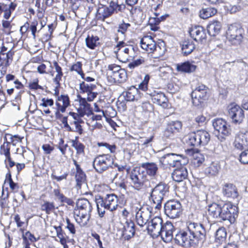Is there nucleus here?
Here are the masks:
<instances>
[{
  "mask_svg": "<svg viewBox=\"0 0 248 248\" xmlns=\"http://www.w3.org/2000/svg\"><path fill=\"white\" fill-rule=\"evenodd\" d=\"M190 35L196 41L202 42L206 39V35L204 30L202 26H195L191 28Z\"/></svg>",
  "mask_w": 248,
  "mask_h": 248,
  "instance_id": "obj_21",
  "label": "nucleus"
},
{
  "mask_svg": "<svg viewBox=\"0 0 248 248\" xmlns=\"http://www.w3.org/2000/svg\"><path fill=\"white\" fill-rule=\"evenodd\" d=\"M140 167L143 169L144 174L147 175L149 177L155 178L157 175L158 167L156 163L155 162H144L140 165Z\"/></svg>",
  "mask_w": 248,
  "mask_h": 248,
  "instance_id": "obj_19",
  "label": "nucleus"
},
{
  "mask_svg": "<svg viewBox=\"0 0 248 248\" xmlns=\"http://www.w3.org/2000/svg\"><path fill=\"white\" fill-rule=\"evenodd\" d=\"M160 231L159 232V236H161L162 240L165 242L170 241L173 238V232L174 227L171 222H167L163 224Z\"/></svg>",
  "mask_w": 248,
  "mask_h": 248,
  "instance_id": "obj_16",
  "label": "nucleus"
},
{
  "mask_svg": "<svg viewBox=\"0 0 248 248\" xmlns=\"http://www.w3.org/2000/svg\"><path fill=\"white\" fill-rule=\"evenodd\" d=\"M56 105L59 110L63 113L66 108L70 105L69 98L67 95L62 94L58 96Z\"/></svg>",
  "mask_w": 248,
  "mask_h": 248,
  "instance_id": "obj_28",
  "label": "nucleus"
},
{
  "mask_svg": "<svg viewBox=\"0 0 248 248\" xmlns=\"http://www.w3.org/2000/svg\"><path fill=\"white\" fill-rule=\"evenodd\" d=\"M145 63V60L143 57H140L133 62L129 63L128 65V67L130 69H133L136 67L139 66L141 64H144Z\"/></svg>",
  "mask_w": 248,
  "mask_h": 248,
  "instance_id": "obj_54",
  "label": "nucleus"
},
{
  "mask_svg": "<svg viewBox=\"0 0 248 248\" xmlns=\"http://www.w3.org/2000/svg\"><path fill=\"white\" fill-rule=\"evenodd\" d=\"M23 240L24 242H29V240L31 242H36L37 241L34 236L29 231L26 232L25 235H23Z\"/></svg>",
  "mask_w": 248,
  "mask_h": 248,
  "instance_id": "obj_57",
  "label": "nucleus"
},
{
  "mask_svg": "<svg viewBox=\"0 0 248 248\" xmlns=\"http://www.w3.org/2000/svg\"><path fill=\"white\" fill-rule=\"evenodd\" d=\"M196 66L189 62H186L176 64V70L183 73H192L195 71Z\"/></svg>",
  "mask_w": 248,
  "mask_h": 248,
  "instance_id": "obj_31",
  "label": "nucleus"
},
{
  "mask_svg": "<svg viewBox=\"0 0 248 248\" xmlns=\"http://www.w3.org/2000/svg\"><path fill=\"white\" fill-rule=\"evenodd\" d=\"M108 7H100L98 9L97 16L98 19L104 20L112 15Z\"/></svg>",
  "mask_w": 248,
  "mask_h": 248,
  "instance_id": "obj_42",
  "label": "nucleus"
},
{
  "mask_svg": "<svg viewBox=\"0 0 248 248\" xmlns=\"http://www.w3.org/2000/svg\"><path fill=\"white\" fill-rule=\"evenodd\" d=\"M41 1L42 0H36L35 6L38 8L37 11L38 13L42 14L46 9V6L43 3H41Z\"/></svg>",
  "mask_w": 248,
  "mask_h": 248,
  "instance_id": "obj_60",
  "label": "nucleus"
},
{
  "mask_svg": "<svg viewBox=\"0 0 248 248\" xmlns=\"http://www.w3.org/2000/svg\"><path fill=\"white\" fill-rule=\"evenodd\" d=\"M10 143L9 142L5 141L0 148V155H4L5 158L10 156Z\"/></svg>",
  "mask_w": 248,
  "mask_h": 248,
  "instance_id": "obj_49",
  "label": "nucleus"
},
{
  "mask_svg": "<svg viewBox=\"0 0 248 248\" xmlns=\"http://www.w3.org/2000/svg\"><path fill=\"white\" fill-rule=\"evenodd\" d=\"M140 168H134L130 174L132 186L137 190L152 187L155 184L154 179L149 180L144 174V171H140Z\"/></svg>",
  "mask_w": 248,
  "mask_h": 248,
  "instance_id": "obj_2",
  "label": "nucleus"
},
{
  "mask_svg": "<svg viewBox=\"0 0 248 248\" xmlns=\"http://www.w3.org/2000/svg\"><path fill=\"white\" fill-rule=\"evenodd\" d=\"M210 140V135L205 130H198L188 135L187 143L192 146L206 145Z\"/></svg>",
  "mask_w": 248,
  "mask_h": 248,
  "instance_id": "obj_6",
  "label": "nucleus"
},
{
  "mask_svg": "<svg viewBox=\"0 0 248 248\" xmlns=\"http://www.w3.org/2000/svg\"><path fill=\"white\" fill-rule=\"evenodd\" d=\"M222 192L225 196L233 199L238 196L236 187L232 184H225L222 188Z\"/></svg>",
  "mask_w": 248,
  "mask_h": 248,
  "instance_id": "obj_30",
  "label": "nucleus"
},
{
  "mask_svg": "<svg viewBox=\"0 0 248 248\" xmlns=\"http://www.w3.org/2000/svg\"><path fill=\"white\" fill-rule=\"evenodd\" d=\"M72 146L76 150L77 155H84V145L77 140H73L72 141Z\"/></svg>",
  "mask_w": 248,
  "mask_h": 248,
  "instance_id": "obj_47",
  "label": "nucleus"
},
{
  "mask_svg": "<svg viewBox=\"0 0 248 248\" xmlns=\"http://www.w3.org/2000/svg\"><path fill=\"white\" fill-rule=\"evenodd\" d=\"M134 227L135 225L133 222L131 221H126L122 232V236L124 239L129 240L134 236L135 232Z\"/></svg>",
  "mask_w": 248,
  "mask_h": 248,
  "instance_id": "obj_25",
  "label": "nucleus"
},
{
  "mask_svg": "<svg viewBox=\"0 0 248 248\" xmlns=\"http://www.w3.org/2000/svg\"><path fill=\"white\" fill-rule=\"evenodd\" d=\"M152 100L154 103L158 104L163 108L168 107V100L164 93H162L154 94L152 96Z\"/></svg>",
  "mask_w": 248,
  "mask_h": 248,
  "instance_id": "obj_34",
  "label": "nucleus"
},
{
  "mask_svg": "<svg viewBox=\"0 0 248 248\" xmlns=\"http://www.w3.org/2000/svg\"><path fill=\"white\" fill-rule=\"evenodd\" d=\"M174 241L176 243L183 247H189L194 240L189 232L185 231L178 232L175 235Z\"/></svg>",
  "mask_w": 248,
  "mask_h": 248,
  "instance_id": "obj_15",
  "label": "nucleus"
},
{
  "mask_svg": "<svg viewBox=\"0 0 248 248\" xmlns=\"http://www.w3.org/2000/svg\"><path fill=\"white\" fill-rule=\"evenodd\" d=\"M95 202L96 204L99 216L103 217L105 213L106 208V200H104L100 196L95 197Z\"/></svg>",
  "mask_w": 248,
  "mask_h": 248,
  "instance_id": "obj_37",
  "label": "nucleus"
},
{
  "mask_svg": "<svg viewBox=\"0 0 248 248\" xmlns=\"http://www.w3.org/2000/svg\"><path fill=\"white\" fill-rule=\"evenodd\" d=\"M66 228L69 231L71 234H75L76 233L75 225L70 222L69 218H66Z\"/></svg>",
  "mask_w": 248,
  "mask_h": 248,
  "instance_id": "obj_64",
  "label": "nucleus"
},
{
  "mask_svg": "<svg viewBox=\"0 0 248 248\" xmlns=\"http://www.w3.org/2000/svg\"><path fill=\"white\" fill-rule=\"evenodd\" d=\"M182 211V205L179 201L170 200L164 205L165 214L170 218L179 217Z\"/></svg>",
  "mask_w": 248,
  "mask_h": 248,
  "instance_id": "obj_10",
  "label": "nucleus"
},
{
  "mask_svg": "<svg viewBox=\"0 0 248 248\" xmlns=\"http://www.w3.org/2000/svg\"><path fill=\"white\" fill-rule=\"evenodd\" d=\"M108 7L112 14H113L123 11L125 9V5L123 0L121 1V0H116L115 1H111Z\"/></svg>",
  "mask_w": 248,
  "mask_h": 248,
  "instance_id": "obj_35",
  "label": "nucleus"
},
{
  "mask_svg": "<svg viewBox=\"0 0 248 248\" xmlns=\"http://www.w3.org/2000/svg\"><path fill=\"white\" fill-rule=\"evenodd\" d=\"M228 113L233 123L240 124L243 122L245 115L243 110L239 106L234 104L230 105Z\"/></svg>",
  "mask_w": 248,
  "mask_h": 248,
  "instance_id": "obj_14",
  "label": "nucleus"
},
{
  "mask_svg": "<svg viewBox=\"0 0 248 248\" xmlns=\"http://www.w3.org/2000/svg\"><path fill=\"white\" fill-rule=\"evenodd\" d=\"M217 12V9L213 7L202 8L200 12V16L203 19H207L215 15Z\"/></svg>",
  "mask_w": 248,
  "mask_h": 248,
  "instance_id": "obj_40",
  "label": "nucleus"
},
{
  "mask_svg": "<svg viewBox=\"0 0 248 248\" xmlns=\"http://www.w3.org/2000/svg\"><path fill=\"white\" fill-rule=\"evenodd\" d=\"M97 145L98 147H104L112 153H114L116 149L115 145H110L106 142H98Z\"/></svg>",
  "mask_w": 248,
  "mask_h": 248,
  "instance_id": "obj_56",
  "label": "nucleus"
},
{
  "mask_svg": "<svg viewBox=\"0 0 248 248\" xmlns=\"http://www.w3.org/2000/svg\"><path fill=\"white\" fill-rule=\"evenodd\" d=\"M130 26L131 25L129 23H126L124 22L120 23L117 27V35H118L119 34H121L122 35V38L124 39L125 38V33Z\"/></svg>",
  "mask_w": 248,
  "mask_h": 248,
  "instance_id": "obj_48",
  "label": "nucleus"
},
{
  "mask_svg": "<svg viewBox=\"0 0 248 248\" xmlns=\"http://www.w3.org/2000/svg\"><path fill=\"white\" fill-rule=\"evenodd\" d=\"M240 161L243 164H248V150L241 153L240 155Z\"/></svg>",
  "mask_w": 248,
  "mask_h": 248,
  "instance_id": "obj_62",
  "label": "nucleus"
},
{
  "mask_svg": "<svg viewBox=\"0 0 248 248\" xmlns=\"http://www.w3.org/2000/svg\"><path fill=\"white\" fill-rule=\"evenodd\" d=\"M221 29L220 23L218 21H213L210 23L207 26L208 33L211 36H215L218 34Z\"/></svg>",
  "mask_w": 248,
  "mask_h": 248,
  "instance_id": "obj_38",
  "label": "nucleus"
},
{
  "mask_svg": "<svg viewBox=\"0 0 248 248\" xmlns=\"http://www.w3.org/2000/svg\"><path fill=\"white\" fill-rule=\"evenodd\" d=\"M96 88L94 84L82 82L80 84V89L83 93H90Z\"/></svg>",
  "mask_w": 248,
  "mask_h": 248,
  "instance_id": "obj_50",
  "label": "nucleus"
},
{
  "mask_svg": "<svg viewBox=\"0 0 248 248\" xmlns=\"http://www.w3.org/2000/svg\"><path fill=\"white\" fill-rule=\"evenodd\" d=\"M169 191V186L163 183H159L152 189L150 197L153 202L156 204V208L161 207L162 202L167 197Z\"/></svg>",
  "mask_w": 248,
  "mask_h": 248,
  "instance_id": "obj_3",
  "label": "nucleus"
},
{
  "mask_svg": "<svg viewBox=\"0 0 248 248\" xmlns=\"http://www.w3.org/2000/svg\"><path fill=\"white\" fill-rule=\"evenodd\" d=\"M39 25V23L37 20H34L31 22V24H29V29L31 32V34L33 36V38L35 39L36 33L38 31L37 27Z\"/></svg>",
  "mask_w": 248,
  "mask_h": 248,
  "instance_id": "obj_55",
  "label": "nucleus"
},
{
  "mask_svg": "<svg viewBox=\"0 0 248 248\" xmlns=\"http://www.w3.org/2000/svg\"><path fill=\"white\" fill-rule=\"evenodd\" d=\"M220 166L218 163L213 162L205 170V172L211 175H216L219 171Z\"/></svg>",
  "mask_w": 248,
  "mask_h": 248,
  "instance_id": "obj_46",
  "label": "nucleus"
},
{
  "mask_svg": "<svg viewBox=\"0 0 248 248\" xmlns=\"http://www.w3.org/2000/svg\"><path fill=\"white\" fill-rule=\"evenodd\" d=\"M123 69L120 66L116 64H110L108 66V70L110 72V75L112 74H115Z\"/></svg>",
  "mask_w": 248,
  "mask_h": 248,
  "instance_id": "obj_63",
  "label": "nucleus"
},
{
  "mask_svg": "<svg viewBox=\"0 0 248 248\" xmlns=\"http://www.w3.org/2000/svg\"><path fill=\"white\" fill-rule=\"evenodd\" d=\"M226 8L228 11L231 14L235 13L241 9V7L237 5H231L229 4L226 6Z\"/></svg>",
  "mask_w": 248,
  "mask_h": 248,
  "instance_id": "obj_61",
  "label": "nucleus"
},
{
  "mask_svg": "<svg viewBox=\"0 0 248 248\" xmlns=\"http://www.w3.org/2000/svg\"><path fill=\"white\" fill-rule=\"evenodd\" d=\"M244 30L237 25H231L229 26L226 32L227 37L232 44H240L243 38Z\"/></svg>",
  "mask_w": 248,
  "mask_h": 248,
  "instance_id": "obj_7",
  "label": "nucleus"
},
{
  "mask_svg": "<svg viewBox=\"0 0 248 248\" xmlns=\"http://www.w3.org/2000/svg\"><path fill=\"white\" fill-rule=\"evenodd\" d=\"M46 65L45 64H41L37 67V71L40 74H50L51 76H54V72L52 71H46Z\"/></svg>",
  "mask_w": 248,
  "mask_h": 248,
  "instance_id": "obj_58",
  "label": "nucleus"
},
{
  "mask_svg": "<svg viewBox=\"0 0 248 248\" xmlns=\"http://www.w3.org/2000/svg\"><path fill=\"white\" fill-rule=\"evenodd\" d=\"M141 48L148 53H153L156 49V45L151 36H145L140 41Z\"/></svg>",
  "mask_w": 248,
  "mask_h": 248,
  "instance_id": "obj_20",
  "label": "nucleus"
},
{
  "mask_svg": "<svg viewBox=\"0 0 248 248\" xmlns=\"http://www.w3.org/2000/svg\"><path fill=\"white\" fill-rule=\"evenodd\" d=\"M79 99V107L78 109V111L81 116H84L85 115L88 116L92 114V109L90 105L87 103L86 99L82 98L80 96H78Z\"/></svg>",
  "mask_w": 248,
  "mask_h": 248,
  "instance_id": "obj_24",
  "label": "nucleus"
},
{
  "mask_svg": "<svg viewBox=\"0 0 248 248\" xmlns=\"http://www.w3.org/2000/svg\"><path fill=\"white\" fill-rule=\"evenodd\" d=\"M243 137L242 136H238L236 135L235 137V139L234 141L233 142V145L234 147L239 150H242L244 147H247L248 145L241 138Z\"/></svg>",
  "mask_w": 248,
  "mask_h": 248,
  "instance_id": "obj_51",
  "label": "nucleus"
},
{
  "mask_svg": "<svg viewBox=\"0 0 248 248\" xmlns=\"http://www.w3.org/2000/svg\"><path fill=\"white\" fill-rule=\"evenodd\" d=\"M154 138V136H151L147 138H141L140 137L139 140V144L148 146L150 142H151Z\"/></svg>",
  "mask_w": 248,
  "mask_h": 248,
  "instance_id": "obj_59",
  "label": "nucleus"
},
{
  "mask_svg": "<svg viewBox=\"0 0 248 248\" xmlns=\"http://www.w3.org/2000/svg\"><path fill=\"white\" fill-rule=\"evenodd\" d=\"M138 89L134 87L130 88L128 91L123 93V96L127 101H132L135 99Z\"/></svg>",
  "mask_w": 248,
  "mask_h": 248,
  "instance_id": "obj_43",
  "label": "nucleus"
},
{
  "mask_svg": "<svg viewBox=\"0 0 248 248\" xmlns=\"http://www.w3.org/2000/svg\"><path fill=\"white\" fill-rule=\"evenodd\" d=\"M92 210L91 203L87 199L82 198L78 200L74 215L75 220L80 226L87 225L91 217Z\"/></svg>",
  "mask_w": 248,
  "mask_h": 248,
  "instance_id": "obj_1",
  "label": "nucleus"
},
{
  "mask_svg": "<svg viewBox=\"0 0 248 248\" xmlns=\"http://www.w3.org/2000/svg\"><path fill=\"white\" fill-rule=\"evenodd\" d=\"M114 52L120 62H126L134 58V49L132 46L126 45L123 41H120L114 48Z\"/></svg>",
  "mask_w": 248,
  "mask_h": 248,
  "instance_id": "obj_4",
  "label": "nucleus"
},
{
  "mask_svg": "<svg viewBox=\"0 0 248 248\" xmlns=\"http://www.w3.org/2000/svg\"><path fill=\"white\" fill-rule=\"evenodd\" d=\"M222 205L213 203L208 206V213L209 217L212 218L221 219Z\"/></svg>",
  "mask_w": 248,
  "mask_h": 248,
  "instance_id": "obj_27",
  "label": "nucleus"
},
{
  "mask_svg": "<svg viewBox=\"0 0 248 248\" xmlns=\"http://www.w3.org/2000/svg\"><path fill=\"white\" fill-rule=\"evenodd\" d=\"M187 154L191 156L192 162L196 166H199L204 161V155L198 151L187 150Z\"/></svg>",
  "mask_w": 248,
  "mask_h": 248,
  "instance_id": "obj_29",
  "label": "nucleus"
},
{
  "mask_svg": "<svg viewBox=\"0 0 248 248\" xmlns=\"http://www.w3.org/2000/svg\"><path fill=\"white\" fill-rule=\"evenodd\" d=\"M113 163V157L109 154H104L94 158L93 166L96 172L102 173L111 168Z\"/></svg>",
  "mask_w": 248,
  "mask_h": 248,
  "instance_id": "obj_5",
  "label": "nucleus"
},
{
  "mask_svg": "<svg viewBox=\"0 0 248 248\" xmlns=\"http://www.w3.org/2000/svg\"><path fill=\"white\" fill-rule=\"evenodd\" d=\"M99 37L93 35H88L85 39L86 45L88 47L94 49L99 44Z\"/></svg>",
  "mask_w": 248,
  "mask_h": 248,
  "instance_id": "obj_39",
  "label": "nucleus"
},
{
  "mask_svg": "<svg viewBox=\"0 0 248 248\" xmlns=\"http://www.w3.org/2000/svg\"><path fill=\"white\" fill-rule=\"evenodd\" d=\"M238 208L231 203H226L222 205L221 219L229 220L232 224L235 221L238 216Z\"/></svg>",
  "mask_w": 248,
  "mask_h": 248,
  "instance_id": "obj_9",
  "label": "nucleus"
},
{
  "mask_svg": "<svg viewBox=\"0 0 248 248\" xmlns=\"http://www.w3.org/2000/svg\"><path fill=\"white\" fill-rule=\"evenodd\" d=\"M182 128V124L179 121H172L168 124L164 135L166 137H170L173 134L178 132Z\"/></svg>",
  "mask_w": 248,
  "mask_h": 248,
  "instance_id": "obj_23",
  "label": "nucleus"
},
{
  "mask_svg": "<svg viewBox=\"0 0 248 248\" xmlns=\"http://www.w3.org/2000/svg\"><path fill=\"white\" fill-rule=\"evenodd\" d=\"M75 179L77 182V186L80 187L81 186L85 183L86 175L82 169L76 170Z\"/></svg>",
  "mask_w": 248,
  "mask_h": 248,
  "instance_id": "obj_45",
  "label": "nucleus"
},
{
  "mask_svg": "<svg viewBox=\"0 0 248 248\" xmlns=\"http://www.w3.org/2000/svg\"><path fill=\"white\" fill-rule=\"evenodd\" d=\"M54 228L57 232V236L60 239V243L63 246L64 248H67L68 246L66 243L69 241V237L67 236L65 232L62 231L61 226H55Z\"/></svg>",
  "mask_w": 248,
  "mask_h": 248,
  "instance_id": "obj_36",
  "label": "nucleus"
},
{
  "mask_svg": "<svg viewBox=\"0 0 248 248\" xmlns=\"http://www.w3.org/2000/svg\"><path fill=\"white\" fill-rule=\"evenodd\" d=\"M162 219L158 217H154L149 222L147 227L148 232L153 237H157L159 236V232H160V228L163 225Z\"/></svg>",
  "mask_w": 248,
  "mask_h": 248,
  "instance_id": "obj_18",
  "label": "nucleus"
},
{
  "mask_svg": "<svg viewBox=\"0 0 248 248\" xmlns=\"http://www.w3.org/2000/svg\"><path fill=\"white\" fill-rule=\"evenodd\" d=\"M53 67L55 68L56 72L57 73L55 78L53 79V81L56 85V88L60 86V81L62 79L63 76V73L61 66L58 64V62L56 61L53 62Z\"/></svg>",
  "mask_w": 248,
  "mask_h": 248,
  "instance_id": "obj_41",
  "label": "nucleus"
},
{
  "mask_svg": "<svg viewBox=\"0 0 248 248\" xmlns=\"http://www.w3.org/2000/svg\"><path fill=\"white\" fill-rule=\"evenodd\" d=\"M82 64L81 62H78L72 65L70 70L71 71H76L78 74L80 75L81 78H83L84 73L82 69Z\"/></svg>",
  "mask_w": 248,
  "mask_h": 248,
  "instance_id": "obj_53",
  "label": "nucleus"
},
{
  "mask_svg": "<svg viewBox=\"0 0 248 248\" xmlns=\"http://www.w3.org/2000/svg\"><path fill=\"white\" fill-rule=\"evenodd\" d=\"M212 125L215 129V131L218 134V138L219 139V137L221 139L220 140L222 141L226 137L229 136L231 134V128L230 125L222 118L215 119L212 121Z\"/></svg>",
  "mask_w": 248,
  "mask_h": 248,
  "instance_id": "obj_8",
  "label": "nucleus"
},
{
  "mask_svg": "<svg viewBox=\"0 0 248 248\" xmlns=\"http://www.w3.org/2000/svg\"><path fill=\"white\" fill-rule=\"evenodd\" d=\"M42 210L45 211L47 214H49L55 209L54 203L48 202H45L41 206Z\"/></svg>",
  "mask_w": 248,
  "mask_h": 248,
  "instance_id": "obj_52",
  "label": "nucleus"
},
{
  "mask_svg": "<svg viewBox=\"0 0 248 248\" xmlns=\"http://www.w3.org/2000/svg\"><path fill=\"white\" fill-rule=\"evenodd\" d=\"M181 49L184 55L190 54L195 48V45L193 41L190 40H185L181 43Z\"/></svg>",
  "mask_w": 248,
  "mask_h": 248,
  "instance_id": "obj_33",
  "label": "nucleus"
},
{
  "mask_svg": "<svg viewBox=\"0 0 248 248\" xmlns=\"http://www.w3.org/2000/svg\"><path fill=\"white\" fill-rule=\"evenodd\" d=\"M187 227L193 240L194 238L199 240H205L206 231L202 224L189 222L187 223Z\"/></svg>",
  "mask_w": 248,
  "mask_h": 248,
  "instance_id": "obj_11",
  "label": "nucleus"
},
{
  "mask_svg": "<svg viewBox=\"0 0 248 248\" xmlns=\"http://www.w3.org/2000/svg\"><path fill=\"white\" fill-rule=\"evenodd\" d=\"M188 173L187 169L185 167H181L175 169L172 173L173 180L177 182H180L186 179Z\"/></svg>",
  "mask_w": 248,
  "mask_h": 248,
  "instance_id": "obj_26",
  "label": "nucleus"
},
{
  "mask_svg": "<svg viewBox=\"0 0 248 248\" xmlns=\"http://www.w3.org/2000/svg\"><path fill=\"white\" fill-rule=\"evenodd\" d=\"M181 155L175 154H167L159 158V162L164 168L178 166L181 164Z\"/></svg>",
  "mask_w": 248,
  "mask_h": 248,
  "instance_id": "obj_12",
  "label": "nucleus"
},
{
  "mask_svg": "<svg viewBox=\"0 0 248 248\" xmlns=\"http://www.w3.org/2000/svg\"><path fill=\"white\" fill-rule=\"evenodd\" d=\"M110 78L112 79L111 80L112 82L118 83H124L126 81L127 78V73L124 69L115 74H111Z\"/></svg>",
  "mask_w": 248,
  "mask_h": 248,
  "instance_id": "obj_32",
  "label": "nucleus"
},
{
  "mask_svg": "<svg viewBox=\"0 0 248 248\" xmlns=\"http://www.w3.org/2000/svg\"><path fill=\"white\" fill-rule=\"evenodd\" d=\"M106 208L110 211L116 210L118 206V197L114 194H108L105 197Z\"/></svg>",
  "mask_w": 248,
  "mask_h": 248,
  "instance_id": "obj_22",
  "label": "nucleus"
},
{
  "mask_svg": "<svg viewBox=\"0 0 248 248\" xmlns=\"http://www.w3.org/2000/svg\"><path fill=\"white\" fill-rule=\"evenodd\" d=\"M207 88L203 84L199 85L191 93L194 105L198 106L207 98Z\"/></svg>",
  "mask_w": 248,
  "mask_h": 248,
  "instance_id": "obj_13",
  "label": "nucleus"
},
{
  "mask_svg": "<svg viewBox=\"0 0 248 248\" xmlns=\"http://www.w3.org/2000/svg\"><path fill=\"white\" fill-rule=\"evenodd\" d=\"M227 233L223 227L219 228L216 232L215 240L217 243H222L226 240Z\"/></svg>",
  "mask_w": 248,
  "mask_h": 248,
  "instance_id": "obj_44",
  "label": "nucleus"
},
{
  "mask_svg": "<svg viewBox=\"0 0 248 248\" xmlns=\"http://www.w3.org/2000/svg\"><path fill=\"white\" fill-rule=\"evenodd\" d=\"M152 213L147 207H141L137 212L136 220L137 224L143 227L149 221L151 217Z\"/></svg>",
  "mask_w": 248,
  "mask_h": 248,
  "instance_id": "obj_17",
  "label": "nucleus"
}]
</instances>
